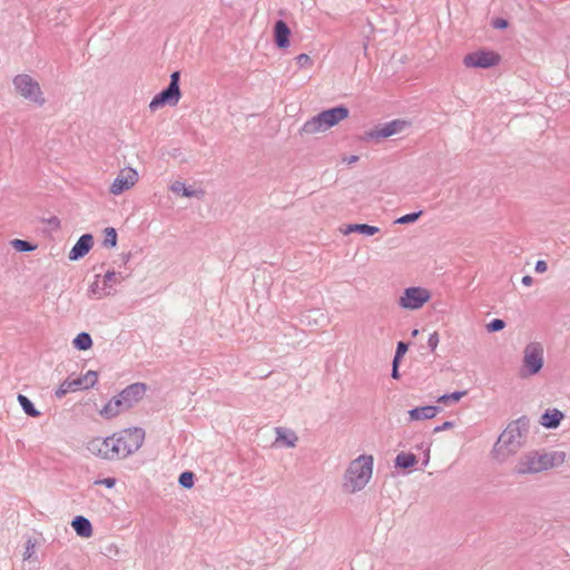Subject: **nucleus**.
<instances>
[{
    "mask_svg": "<svg viewBox=\"0 0 570 570\" xmlns=\"http://www.w3.org/2000/svg\"><path fill=\"white\" fill-rule=\"evenodd\" d=\"M72 380L75 384H77V389L79 391L94 386L98 381V375L94 371H88L86 374L75 377Z\"/></svg>",
    "mask_w": 570,
    "mask_h": 570,
    "instance_id": "4be33fe9",
    "label": "nucleus"
},
{
    "mask_svg": "<svg viewBox=\"0 0 570 570\" xmlns=\"http://www.w3.org/2000/svg\"><path fill=\"white\" fill-rule=\"evenodd\" d=\"M13 85L17 92L23 98L38 105L45 104V98L42 96L39 83L29 75L16 76L13 78Z\"/></svg>",
    "mask_w": 570,
    "mask_h": 570,
    "instance_id": "6e6552de",
    "label": "nucleus"
},
{
    "mask_svg": "<svg viewBox=\"0 0 570 570\" xmlns=\"http://www.w3.org/2000/svg\"><path fill=\"white\" fill-rule=\"evenodd\" d=\"M533 283V279L531 276L529 275H525L522 277V284L525 285V286H531Z\"/></svg>",
    "mask_w": 570,
    "mask_h": 570,
    "instance_id": "79ce46f5",
    "label": "nucleus"
},
{
    "mask_svg": "<svg viewBox=\"0 0 570 570\" xmlns=\"http://www.w3.org/2000/svg\"><path fill=\"white\" fill-rule=\"evenodd\" d=\"M431 297L430 289L422 286H412L404 289L397 303L404 309L415 311L429 303Z\"/></svg>",
    "mask_w": 570,
    "mask_h": 570,
    "instance_id": "0eeeda50",
    "label": "nucleus"
},
{
    "mask_svg": "<svg viewBox=\"0 0 570 570\" xmlns=\"http://www.w3.org/2000/svg\"><path fill=\"white\" fill-rule=\"evenodd\" d=\"M125 410H127L126 406L124 405L119 395H117V396L112 397L111 400H109L102 406V409L99 411V413L101 416H104L106 419H112V417L117 416L118 414H120Z\"/></svg>",
    "mask_w": 570,
    "mask_h": 570,
    "instance_id": "dca6fc26",
    "label": "nucleus"
},
{
    "mask_svg": "<svg viewBox=\"0 0 570 570\" xmlns=\"http://www.w3.org/2000/svg\"><path fill=\"white\" fill-rule=\"evenodd\" d=\"M296 62L301 67H309L312 65V60L308 55L301 53L296 57Z\"/></svg>",
    "mask_w": 570,
    "mask_h": 570,
    "instance_id": "72a5a7b5",
    "label": "nucleus"
},
{
    "mask_svg": "<svg viewBox=\"0 0 570 570\" xmlns=\"http://www.w3.org/2000/svg\"><path fill=\"white\" fill-rule=\"evenodd\" d=\"M171 190L175 193L181 191L184 196H191V193L188 191V189L184 186L181 183H176L171 186Z\"/></svg>",
    "mask_w": 570,
    "mask_h": 570,
    "instance_id": "c9c22d12",
    "label": "nucleus"
},
{
    "mask_svg": "<svg viewBox=\"0 0 570 570\" xmlns=\"http://www.w3.org/2000/svg\"><path fill=\"white\" fill-rule=\"evenodd\" d=\"M567 460L563 451H529L520 455L513 466V472L519 475L537 474L558 468Z\"/></svg>",
    "mask_w": 570,
    "mask_h": 570,
    "instance_id": "f257e3e1",
    "label": "nucleus"
},
{
    "mask_svg": "<svg viewBox=\"0 0 570 570\" xmlns=\"http://www.w3.org/2000/svg\"><path fill=\"white\" fill-rule=\"evenodd\" d=\"M181 487L190 489L194 485V474L191 472H183L179 476Z\"/></svg>",
    "mask_w": 570,
    "mask_h": 570,
    "instance_id": "7c9ffc66",
    "label": "nucleus"
},
{
    "mask_svg": "<svg viewBox=\"0 0 570 570\" xmlns=\"http://www.w3.org/2000/svg\"><path fill=\"white\" fill-rule=\"evenodd\" d=\"M422 212L406 214L395 220L396 224H410L419 219Z\"/></svg>",
    "mask_w": 570,
    "mask_h": 570,
    "instance_id": "2f4dec72",
    "label": "nucleus"
},
{
    "mask_svg": "<svg viewBox=\"0 0 570 570\" xmlns=\"http://www.w3.org/2000/svg\"><path fill=\"white\" fill-rule=\"evenodd\" d=\"M146 392V387L144 384H132L125 389L121 393H119V397L121 399L126 409H130L136 404L139 400L142 399Z\"/></svg>",
    "mask_w": 570,
    "mask_h": 570,
    "instance_id": "4468645a",
    "label": "nucleus"
},
{
    "mask_svg": "<svg viewBox=\"0 0 570 570\" xmlns=\"http://www.w3.org/2000/svg\"><path fill=\"white\" fill-rule=\"evenodd\" d=\"M88 451L100 459L115 460L118 459L115 449L114 436L109 438H94L87 444Z\"/></svg>",
    "mask_w": 570,
    "mask_h": 570,
    "instance_id": "9b49d317",
    "label": "nucleus"
},
{
    "mask_svg": "<svg viewBox=\"0 0 570 570\" xmlns=\"http://www.w3.org/2000/svg\"><path fill=\"white\" fill-rule=\"evenodd\" d=\"M436 414L438 407L432 405L421 406L409 411V416L411 421L433 419Z\"/></svg>",
    "mask_w": 570,
    "mask_h": 570,
    "instance_id": "6ab92c4d",
    "label": "nucleus"
},
{
    "mask_svg": "<svg viewBox=\"0 0 570 570\" xmlns=\"http://www.w3.org/2000/svg\"><path fill=\"white\" fill-rule=\"evenodd\" d=\"M18 402L20 403L23 411L32 417L39 416V411L33 406L32 402L24 395L19 394L18 395Z\"/></svg>",
    "mask_w": 570,
    "mask_h": 570,
    "instance_id": "a878e982",
    "label": "nucleus"
},
{
    "mask_svg": "<svg viewBox=\"0 0 570 570\" xmlns=\"http://www.w3.org/2000/svg\"><path fill=\"white\" fill-rule=\"evenodd\" d=\"M75 391H78L77 384H75L73 380L69 377L59 385V387L56 391V396L62 397L67 393Z\"/></svg>",
    "mask_w": 570,
    "mask_h": 570,
    "instance_id": "bb28decb",
    "label": "nucleus"
},
{
    "mask_svg": "<svg viewBox=\"0 0 570 570\" xmlns=\"http://www.w3.org/2000/svg\"><path fill=\"white\" fill-rule=\"evenodd\" d=\"M440 342L438 332H433L428 340V344L432 351H435Z\"/></svg>",
    "mask_w": 570,
    "mask_h": 570,
    "instance_id": "f704fd0d",
    "label": "nucleus"
},
{
    "mask_svg": "<svg viewBox=\"0 0 570 570\" xmlns=\"http://www.w3.org/2000/svg\"><path fill=\"white\" fill-rule=\"evenodd\" d=\"M466 394L465 391L463 392H454L452 394H445L438 399V402L448 404L449 402H459L464 395Z\"/></svg>",
    "mask_w": 570,
    "mask_h": 570,
    "instance_id": "c756f323",
    "label": "nucleus"
},
{
    "mask_svg": "<svg viewBox=\"0 0 570 570\" xmlns=\"http://www.w3.org/2000/svg\"><path fill=\"white\" fill-rule=\"evenodd\" d=\"M291 30L283 20L276 21L274 26L275 43L279 48H287L289 46Z\"/></svg>",
    "mask_w": 570,
    "mask_h": 570,
    "instance_id": "f3484780",
    "label": "nucleus"
},
{
    "mask_svg": "<svg viewBox=\"0 0 570 570\" xmlns=\"http://www.w3.org/2000/svg\"><path fill=\"white\" fill-rule=\"evenodd\" d=\"M504 326H505V324L502 320L495 318L487 325V328L489 332H498V331L503 330Z\"/></svg>",
    "mask_w": 570,
    "mask_h": 570,
    "instance_id": "473e14b6",
    "label": "nucleus"
},
{
    "mask_svg": "<svg viewBox=\"0 0 570 570\" xmlns=\"http://www.w3.org/2000/svg\"><path fill=\"white\" fill-rule=\"evenodd\" d=\"M276 432V443L287 446L294 448L297 442V435L293 431H288L282 428H277Z\"/></svg>",
    "mask_w": 570,
    "mask_h": 570,
    "instance_id": "412c9836",
    "label": "nucleus"
},
{
    "mask_svg": "<svg viewBox=\"0 0 570 570\" xmlns=\"http://www.w3.org/2000/svg\"><path fill=\"white\" fill-rule=\"evenodd\" d=\"M495 26L504 28L507 26V22L504 20H502V21L498 22Z\"/></svg>",
    "mask_w": 570,
    "mask_h": 570,
    "instance_id": "49530a36",
    "label": "nucleus"
},
{
    "mask_svg": "<svg viewBox=\"0 0 570 570\" xmlns=\"http://www.w3.org/2000/svg\"><path fill=\"white\" fill-rule=\"evenodd\" d=\"M564 415L558 409H548L540 417V424L546 429H556L560 425Z\"/></svg>",
    "mask_w": 570,
    "mask_h": 570,
    "instance_id": "a211bd4d",
    "label": "nucleus"
},
{
    "mask_svg": "<svg viewBox=\"0 0 570 570\" xmlns=\"http://www.w3.org/2000/svg\"><path fill=\"white\" fill-rule=\"evenodd\" d=\"M97 484H101V485H105L106 488H114L115 484H116V480L114 478H106V479H102V480H99L96 482Z\"/></svg>",
    "mask_w": 570,
    "mask_h": 570,
    "instance_id": "4c0bfd02",
    "label": "nucleus"
},
{
    "mask_svg": "<svg viewBox=\"0 0 570 570\" xmlns=\"http://www.w3.org/2000/svg\"><path fill=\"white\" fill-rule=\"evenodd\" d=\"M114 276H115V273H107L105 275V281H111Z\"/></svg>",
    "mask_w": 570,
    "mask_h": 570,
    "instance_id": "c03bdc74",
    "label": "nucleus"
},
{
    "mask_svg": "<svg viewBox=\"0 0 570 570\" xmlns=\"http://www.w3.org/2000/svg\"><path fill=\"white\" fill-rule=\"evenodd\" d=\"M523 432L520 421L513 422L500 434L493 446L492 455L497 462L503 463L518 452L522 445Z\"/></svg>",
    "mask_w": 570,
    "mask_h": 570,
    "instance_id": "7ed1b4c3",
    "label": "nucleus"
},
{
    "mask_svg": "<svg viewBox=\"0 0 570 570\" xmlns=\"http://www.w3.org/2000/svg\"><path fill=\"white\" fill-rule=\"evenodd\" d=\"M118 459L126 458L137 451L144 442L145 432L141 429H126L114 435Z\"/></svg>",
    "mask_w": 570,
    "mask_h": 570,
    "instance_id": "39448f33",
    "label": "nucleus"
},
{
    "mask_svg": "<svg viewBox=\"0 0 570 570\" xmlns=\"http://www.w3.org/2000/svg\"><path fill=\"white\" fill-rule=\"evenodd\" d=\"M407 351V345L403 342L397 344L396 353L394 360L399 361Z\"/></svg>",
    "mask_w": 570,
    "mask_h": 570,
    "instance_id": "e433bc0d",
    "label": "nucleus"
},
{
    "mask_svg": "<svg viewBox=\"0 0 570 570\" xmlns=\"http://www.w3.org/2000/svg\"><path fill=\"white\" fill-rule=\"evenodd\" d=\"M33 550H35V544L31 541H28L27 549H26L23 558L24 559H29L32 556Z\"/></svg>",
    "mask_w": 570,
    "mask_h": 570,
    "instance_id": "a19ab883",
    "label": "nucleus"
},
{
    "mask_svg": "<svg viewBox=\"0 0 570 570\" xmlns=\"http://www.w3.org/2000/svg\"><path fill=\"white\" fill-rule=\"evenodd\" d=\"M353 232H358L361 234L372 236V235L377 234L380 232V229L376 226H372V225H367V224H354V225H348L345 234L353 233Z\"/></svg>",
    "mask_w": 570,
    "mask_h": 570,
    "instance_id": "b1692460",
    "label": "nucleus"
},
{
    "mask_svg": "<svg viewBox=\"0 0 570 570\" xmlns=\"http://www.w3.org/2000/svg\"><path fill=\"white\" fill-rule=\"evenodd\" d=\"M500 61L501 56L492 50H478L463 58V63L468 68H491L499 65Z\"/></svg>",
    "mask_w": 570,
    "mask_h": 570,
    "instance_id": "9d476101",
    "label": "nucleus"
},
{
    "mask_svg": "<svg viewBox=\"0 0 570 570\" xmlns=\"http://www.w3.org/2000/svg\"><path fill=\"white\" fill-rule=\"evenodd\" d=\"M537 273H544L548 269V265L544 261H538L534 267Z\"/></svg>",
    "mask_w": 570,
    "mask_h": 570,
    "instance_id": "ea45409f",
    "label": "nucleus"
},
{
    "mask_svg": "<svg viewBox=\"0 0 570 570\" xmlns=\"http://www.w3.org/2000/svg\"><path fill=\"white\" fill-rule=\"evenodd\" d=\"M92 236L89 234L82 235L69 253V258L76 261L83 257L92 247Z\"/></svg>",
    "mask_w": 570,
    "mask_h": 570,
    "instance_id": "2eb2a0df",
    "label": "nucleus"
},
{
    "mask_svg": "<svg viewBox=\"0 0 570 570\" xmlns=\"http://www.w3.org/2000/svg\"><path fill=\"white\" fill-rule=\"evenodd\" d=\"M11 245L18 252H31L37 248L36 245H32L29 242L22 239H13Z\"/></svg>",
    "mask_w": 570,
    "mask_h": 570,
    "instance_id": "cd10ccee",
    "label": "nucleus"
},
{
    "mask_svg": "<svg viewBox=\"0 0 570 570\" xmlns=\"http://www.w3.org/2000/svg\"><path fill=\"white\" fill-rule=\"evenodd\" d=\"M104 233H105L104 244L108 247H115L117 244L116 229L112 227H107Z\"/></svg>",
    "mask_w": 570,
    "mask_h": 570,
    "instance_id": "c85d7f7f",
    "label": "nucleus"
},
{
    "mask_svg": "<svg viewBox=\"0 0 570 570\" xmlns=\"http://www.w3.org/2000/svg\"><path fill=\"white\" fill-rule=\"evenodd\" d=\"M417 334H419V331H417V330H414V331L412 332V335H413V336H416Z\"/></svg>",
    "mask_w": 570,
    "mask_h": 570,
    "instance_id": "09e8293b",
    "label": "nucleus"
},
{
    "mask_svg": "<svg viewBox=\"0 0 570 570\" xmlns=\"http://www.w3.org/2000/svg\"><path fill=\"white\" fill-rule=\"evenodd\" d=\"M72 343L79 351H87L92 346V340L88 333L78 334Z\"/></svg>",
    "mask_w": 570,
    "mask_h": 570,
    "instance_id": "393cba45",
    "label": "nucleus"
},
{
    "mask_svg": "<svg viewBox=\"0 0 570 570\" xmlns=\"http://www.w3.org/2000/svg\"><path fill=\"white\" fill-rule=\"evenodd\" d=\"M348 109L340 106L320 112L309 120L305 121L302 132L315 135L325 132L348 117Z\"/></svg>",
    "mask_w": 570,
    "mask_h": 570,
    "instance_id": "20e7f679",
    "label": "nucleus"
},
{
    "mask_svg": "<svg viewBox=\"0 0 570 570\" xmlns=\"http://www.w3.org/2000/svg\"><path fill=\"white\" fill-rule=\"evenodd\" d=\"M373 462L372 455L363 454L348 464L343 478L345 492L355 493L368 483L373 473Z\"/></svg>",
    "mask_w": 570,
    "mask_h": 570,
    "instance_id": "f03ea898",
    "label": "nucleus"
},
{
    "mask_svg": "<svg viewBox=\"0 0 570 570\" xmlns=\"http://www.w3.org/2000/svg\"><path fill=\"white\" fill-rule=\"evenodd\" d=\"M178 81H179V72L176 71V72L171 73V76H170L169 86L174 87L176 89H179Z\"/></svg>",
    "mask_w": 570,
    "mask_h": 570,
    "instance_id": "58836bf2",
    "label": "nucleus"
},
{
    "mask_svg": "<svg viewBox=\"0 0 570 570\" xmlns=\"http://www.w3.org/2000/svg\"><path fill=\"white\" fill-rule=\"evenodd\" d=\"M397 365H399V361L394 360L393 361V371H392V376L394 379L399 377Z\"/></svg>",
    "mask_w": 570,
    "mask_h": 570,
    "instance_id": "37998d69",
    "label": "nucleus"
},
{
    "mask_svg": "<svg viewBox=\"0 0 570 570\" xmlns=\"http://www.w3.org/2000/svg\"><path fill=\"white\" fill-rule=\"evenodd\" d=\"M409 126V122L402 119H395L393 121H390L385 124L380 129H376L374 131H371L367 134L370 138H386L391 137L393 135L400 134L403 130H405Z\"/></svg>",
    "mask_w": 570,
    "mask_h": 570,
    "instance_id": "ddd939ff",
    "label": "nucleus"
},
{
    "mask_svg": "<svg viewBox=\"0 0 570 570\" xmlns=\"http://www.w3.org/2000/svg\"><path fill=\"white\" fill-rule=\"evenodd\" d=\"M358 157L357 156H352L350 159H348V163L352 164V163H355L357 161Z\"/></svg>",
    "mask_w": 570,
    "mask_h": 570,
    "instance_id": "de8ad7c7",
    "label": "nucleus"
},
{
    "mask_svg": "<svg viewBox=\"0 0 570 570\" xmlns=\"http://www.w3.org/2000/svg\"><path fill=\"white\" fill-rule=\"evenodd\" d=\"M416 462L417 459L413 453L401 452L395 459V465L403 469L412 468Z\"/></svg>",
    "mask_w": 570,
    "mask_h": 570,
    "instance_id": "5701e85b",
    "label": "nucleus"
},
{
    "mask_svg": "<svg viewBox=\"0 0 570 570\" xmlns=\"http://www.w3.org/2000/svg\"><path fill=\"white\" fill-rule=\"evenodd\" d=\"M180 99V90L168 86L167 89L156 95L149 104L151 110H157L164 105L175 106Z\"/></svg>",
    "mask_w": 570,
    "mask_h": 570,
    "instance_id": "f8f14e48",
    "label": "nucleus"
},
{
    "mask_svg": "<svg viewBox=\"0 0 570 570\" xmlns=\"http://www.w3.org/2000/svg\"><path fill=\"white\" fill-rule=\"evenodd\" d=\"M453 426V423L452 422H445L442 426V429H450Z\"/></svg>",
    "mask_w": 570,
    "mask_h": 570,
    "instance_id": "a18cd8bd",
    "label": "nucleus"
},
{
    "mask_svg": "<svg viewBox=\"0 0 570 570\" xmlns=\"http://www.w3.org/2000/svg\"><path fill=\"white\" fill-rule=\"evenodd\" d=\"M71 525H72L73 530L76 531V533L82 538H90L92 535L91 523L85 517H81V515L76 517L72 520Z\"/></svg>",
    "mask_w": 570,
    "mask_h": 570,
    "instance_id": "aec40b11",
    "label": "nucleus"
},
{
    "mask_svg": "<svg viewBox=\"0 0 570 570\" xmlns=\"http://www.w3.org/2000/svg\"><path fill=\"white\" fill-rule=\"evenodd\" d=\"M138 181V171L130 166H126L118 171L116 178L110 184L109 193L114 196H119L125 191L132 189Z\"/></svg>",
    "mask_w": 570,
    "mask_h": 570,
    "instance_id": "1a4fd4ad",
    "label": "nucleus"
},
{
    "mask_svg": "<svg viewBox=\"0 0 570 570\" xmlns=\"http://www.w3.org/2000/svg\"><path fill=\"white\" fill-rule=\"evenodd\" d=\"M544 351L541 343L532 342L525 345L523 350L522 365L520 367V375L529 377L538 374L544 363Z\"/></svg>",
    "mask_w": 570,
    "mask_h": 570,
    "instance_id": "423d86ee",
    "label": "nucleus"
}]
</instances>
